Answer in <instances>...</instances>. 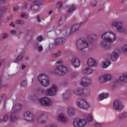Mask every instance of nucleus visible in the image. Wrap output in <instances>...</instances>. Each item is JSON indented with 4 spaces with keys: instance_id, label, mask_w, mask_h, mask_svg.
Returning <instances> with one entry per match:
<instances>
[{
    "instance_id": "f257e3e1",
    "label": "nucleus",
    "mask_w": 127,
    "mask_h": 127,
    "mask_svg": "<svg viewBox=\"0 0 127 127\" xmlns=\"http://www.w3.org/2000/svg\"><path fill=\"white\" fill-rule=\"evenodd\" d=\"M104 41L101 42V44L105 48H111V43L114 42L116 41V35L114 33L110 32H106L103 33L101 36Z\"/></svg>"
},
{
    "instance_id": "f03ea898",
    "label": "nucleus",
    "mask_w": 127,
    "mask_h": 127,
    "mask_svg": "<svg viewBox=\"0 0 127 127\" xmlns=\"http://www.w3.org/2000/svg\"><path fill=\"white\" fill-rule=\"evenodd\" d=\"M88 41L85 39H79L76 41V47L78 50H83L86 49L89 47V43H92L94 41V39L92 37V35H89L88 37Z\"/></svg>"
},
{
    "instance_id": "7ed1b4c3",
    "label": "nucleus",
    "mask_w": 127,
    "mask_h": 127,
    "mask_svg": "<svg viewBox=\"0 0 127 127\" xmlns=\"http://www.w3.org/2000/svg\"><path fill=\"white\" fill-rule=\"evenodd\" d=\"M22 106L19 103H16L14 106L12 107L13 113L11 114L9 118L11 123H16L18 121V118L16 116V113H19L21 111Z\"/></svg>"
},
{
    "instance_id": "20e7f679",
    "label": "nucleus",
    "mask_w": 127,
    "mask_h": 127,
    "mask_svg": "<svg viewBox=\"0 0 127 127\" xmlns=\"http://www.w3.org/2000/svg\"><path fill=\"white\" fill-rule=\"evenodd\" d=\"M38 79L40 83L43 87L45 88H47L49 87V83H50V80H49V78H48V76L45 74V73H40L39 74L38 76Z\"/></svg>"
},
{
    "instance_id": "39448f33",
    "label": "nucleus",
    "mask_w": 127,
    "mask_h": 127,
    "mask_svg": "<svg viewBox=\"0 0 127 127\" xmlns=\"http://www.w3.org/2000/svg\"><path fill=\"white\" fill-rule=\"evenodd\" d=\"M76 105L82 110H88L90 108V105L84 98H78L76 100Z\"/></svg>"
},
{
    "instance_id": "423d86ee",
    "label": "nucleus",
    "mask_w": 127,
    "mask_h": 127,
    "mask_svg": "<svg viewBox=\"0 0 127 127\" xmlns=\"http://www.w3.org/2000/svg\"><path fill=\"white\" fill-rule=\"evenodd\" d=\"M54 72L58 75L63 76V75H65L68 72V68L65 65H60L55 68Z\"/></svg>"
},
{
    "instance_id": "0eeeda50",
    "label": "nucleus",
    "mask_w": 127,
    "mask_h": 127,
    "mask_svg": "<svg viewBox=\"0 0 127 127\" xmlns=\"http://www.w3.org/2000/svg\"><path fill=\"white\" fill-rule=\"evenodd\" d=\"M112 25L116 27L119 32H123L124 34H127V31L124 28V25L122 22H113Z\"/></svg>"
},
{
    "instance_id": "6e6552de",
    "label": "nucleus",
    "mask_w": 127,
    "mask_h": 127,
    "mask_svg": "<svg viewBox=\"0 0 127 127\" xmlns=\"http://www.w3.org/2000/svg\"><path fill=\"white\" fill-rule=\"evenodd\" d=\"M73 125L75 127H84L87 125V121L84 119H75L73 120Z\"/></svg>"
},
{
    "instance_id": "1a4fd4ad",
    "label": "nucleus",
    "mask_w": 127,
    "mask_h": 127,
    "mask_svg": "<svg viewBox=\"0 0 127 127\" xmlns=\"http://www.w3.org/2000/svg\"><path fill=\"white\" fill-rule=\"evenodd\" d=\"M111 80H112V75L110 74H103L98 78V81L102 84L107 83V82H109Z\"/></svg>"
},
{
    "instance_id": "9d476101",
    "label": "nucleus",
    "mask_w": 127,
    "mask_h": 127,
    "mask_svg": "<svg viewBox=\"0 0 127 127\" xmlns=\"http://www.w3.org/2000/svg\"><path fill=\"white\" fill-rule=\"evenodd\" d=\"M39 103L42 106L46 107H50L52 105V101L48 97H44L39 99Z\"/></svg>"
},
{
    "instance_id": "9b49d317",
    "label": "nucleus",
    "mask_w": 127,
    "mask_h": 127,
    "mask_svg": "<svg viewBox=\"0 0 127 127\" xmlns=\"http://www.w3.org/2000/svg\"><path fill=\"white\" fill-rule=\"evenodd\" d=\"M24 119L26 122H35V117L34 115L29 112H27L24 114Z\"/></svg>"
},
{
    "instance_id": "f8f14e48",
    "label": "nucleus",
    "mask_w": 127,
    "mask_h": 127,
    "mask_svg": "<svg viewBox=\"0 0 127 127\" xmlns=\"http://www.w3.org/2000/svg\"><path fill=\"white\" fill-rule=\"evenodd\" d=\"M45 93L47 96H55L57 93V86L55 84L53 85L51 88L46 91Z\"/></svg>"
},
{
    "instance_id": "ddd939ff",
    "label": "nucleus",
    "mask_w": 127,
    "mask_h": 127,
    "mask_svg": "<svg viewBox=\"0 0 127 127\" xmlns=\"http://www.w3.org/2000/svg\"><path fill=\"white\" fill-rule=\"evenodd\" d=\"M113 108L117 112H122V110L124 109V107L122 104V102L119 100H115L113 104Z\"/></svg>"
},
{
    "instance_id": "4468645a",
    "label": "nucleus",
    "mask_w": 127,
    "mask_h": 127,
    "mask_svg": "<svg viewBox=\"0 0 127 127\" xmlns=\"http://www.w3.org/2000/svg\"><path fill=\"white\" fill-rule=\"evenodd\" d=\"M71 63L74 68H79L81 65L80 60L75 57L71 60Z\"/></svg>"
},
{
    "instance_id": "2eb2a0df",
    "label": "nucleus",
    "mask_w": 127,
    "mask_h": 127,
    "mask_svg": "<svg viewBox=\"0 0 127 127\" xmlns=\"http://www.w3.org/2000/svg\"><path fill=\"white\" fill-rule=\"evenodd\" d=\"M119 57H120V51L116 50L112 54L111 59L114 62H117L118 59H119Z\"/></svg>"
},
{
    "instance_id": "dca6fc26",
    "label": "nucleus",
    "mask_w": 127,
    "mask_h": 127,
    "mask_svg": "<svg viewBox=\"0 0 127 127\" xmlns=\"http://www.w3.org/2000/svg\"><path fill=\"white\" fill-rule=\"evenodd\" d=\"M34 4L35 5L31 6V8L33 11H36L39 9V5H42V4L39 0L35 1Z\"/></svg>"
},
{
    "instance_id": "f3484780",
    "label": "nucleus",
    "mask_w": 127,
    "mask_h": 127,
    "mask_svg": "<svg viewBox=\"0 0 127 127\" xmlns=\"http://www.w3.org/2000/svg\"><path fill=\"white\" fill-rule=\"evenodd\" d=\"M90 84H91V79H90L82 78L80 81V85L82 87H86Z\"/></svg>"
},
{
    "instance_id": "a211bd4d",
    "label": "nucleus",
    "mask_w": 127,
    "mask_h": 127,
    "mask_svg": "<svg viewBox=\"0 0 127 127\" xmlns=\"http://www.w3.org/2000/svg\"><path fill=\"white\" fill-rule=\"evenodd\" d=\"M67 115L69 117H73L76 115V111L75 108H73L72 106H69L67 108Z\"/></svg>"
},
{
    "instance_id": "6ab92c4d",
    "label": "nucleus",
    "mask_w": 127,
    "mask_h": 127,
    "mask_svg": "<svg viewBox=\"0 0 127 127\" xmlns=\"http://www.w3.org/2000/svg\"><path fill=\"white\" fill-rule=\"evenodd\" d=\"M92 73H93V69L89 67H87L82 70V74L84 76H88V75H90Z\"/></svg>"
},
{
    "instance_id": "aec40b11",
    "label": "nucleus",
    "mask_w": 127,
    "mask_h": 127,
    "mask_svg": "<svg viewBox=\"0 0 127 127\" xmlns=\"http://www.w3.org/2000/svg\"><path fill=\"white\" fill-rule=\"evenodd\" d=\"M58 121L64 124V123H67V122H68V119L64 116V114H61L58 117Z\"/></svg>"
},
{
    "instance_id": "412c9836",
    "label": "nucleus",
    "mask_w": 127,
    "mask_h": 127,
    "mask_svg": "<svg viewBox=\"0 0 127 127\" xmlns=\"http://www.w3.org/2000/svg\"><path fill=\"white\" fill-rule=\"evenodd\" d=\"M80 26H81V24L77 23L72 25L70 28L69 32L70 34H72L73 32H75V31H76V30H78L79 28H80Z\"/></svg>"
},
{
    "instance_id": "4be33fe9",
    "label": "nucleus",
    "mask_w": 127,
    "mask_h": 127,
    "mask_svg": "<svg viewBox=\"0 0 127 127\" xmlns=\"http://www.w3.org/2000/svg\"><path fill=\"white\" fill-rule=\"evenodd\" d=\"M87 65L90 67H95L97 66V62L93 58L89 59L87 62Z\"/></svg>"
},
{
    "instance_id": "5701e85b",
    "label": "nucleus",
    "mask_w": 127,
    "mask_h": 127,
    "mask_svg": "<svg viewBox=\"0 0 127 127\" xmlns=\"http://www.w3.org/2000/svg\"><path fill=\"white\" fill-rule=\"evenodd\" d=\"M84 89L83 88H76L73 90V93L76 96H82L84 95Z\"/></svg>"
},
{
    "instance_id": "b1692460",
    "label": "nucleus",
    "mask_w": 127,
    "mask_h": 127,
    "mask_svg": "<svg viewBox=\"0 0 127 127\" xmlns=\"http://www.w3.org/2000/svg\"><path fill=\"white\" fill-rule=\"evenodd\" d=\"M44 118V113H42L41 115H40L39 116L37 120V123H39V124H45V123H46V121L43 120Z\"/></svg>"
},
{
    "instance_id": "393cba45",
    "label": "nucleus",
    "mask_w": 127,
    "mask_h": 127,
    "mask_svg": "<svg viewBox=\"0 0 127 127\" xmlns=\"http://www.w3.org/2000/svg\"><path fill=\"white\" fill-rule=\"evenodd\" d=\"M107 98H109V94L108 93H101L98 96L99 101H103L104 99H107Z\"/></svg>"
},
{
    "instance_id": "a878e982",
    "label": "nucleus",
    "mask_w": 127,
    "mask_h": 127,
    "mask_svg": "<svg viewBox=\"0 0 127 127\" xmlns=\"http://www.w3.org/2000/svg\"><path fill=\"white\" fill-rule=\"evenodd\" d=\"M65 41V39L62 37L56 39L55 42L57 45H61Z\"/></svg>"
},
{
    "instance_id": "bb28decb",
    "label": "nucleus",
    "mask_w": 127,
    "mask_h": 127,
    "mask_svg": "<svg viewBox=\"0 0 127 127\" xmlns=\"http://www.w3.org/2000/svg\"><path fill=\"white\" fill-rule=\"evenodd\" d=\"M66 7L68 8L67 11L69 13H71V12H73V11H75V10H76V7L73 5L67 6Z\"/></svg>"
},
{
    "instance_id": "cd10ccee",
    "label": "nucleus",
    "mask_w": 127,
    "mask_h": 127,
    "mask_svg": "<svg viewBox=\"0 0 127 127\" xmlns=\"http://www.w3.org/2000/svg\"><path fill=\"white\" fill-rule=\"evenodd\" d=\"M120 80L122 82L127 83V75L125 74L121 75L120 77Z\"/></svg>"
},
{
    "instance_id": "c85d7f7f",
    "label": "nucleus",
    "mask_w": 127,
    "mask_h": 127,
    "mask_svg": "<svg viewBox=\"0 0 127 127\" xmlns=\"http://www.w3.org/2000/svg\"><path fill=\"white\" fill-rule=\"evenodd\" d=\"M111 61H109V60H107L104 63H103V65L102 66V68H103L104 69L106 68H108V66H110V65L111 64Z\"/></svg>"
},
{
    "instance_id": "c756f323",
    "label": "nucleus",
    "mask_w": 127,
    "mask_h": 127,
    "mask_svg": "<svg viewBox=\"0 0 127 127\" xmlns=\"http://www.w3.org/2000/svg\"><path fill=\"white\" fill-rule=\"evenodd\" d=\"M61 56V52L60 51H59L56 53H54L52 55L53 58H58L59 57H60Z\"/></svg>"
},
{
    "instance_id": "7c9ffc66",
    "label": "nucleus",
    "mask_w": 127,
    "mask_h": 127,
    "mask_svg": "<svg viewBox=\"0 0 127 127\" xmlns=\"http://www.w3.org/2000/svg\"><path fill=\"white\" fill-rule=\"evenodd\" d=\"M24 57V56L23 55V54H21L16 59V60L14 61V63H17V62H19V61L21 60V59H23Z\"/></svg>"
},
{
    "instance_id": "2f4dec72",
    "label": "nucleus",
    "mask_w": 127,
    "mask_h": 127,
    "mask_svg": "<svg viewBox=\"0 0 127 127\" xmlns=\"http://www.w3.org/2000/svg\"><path fill=\"white\" fill-rule=\"evenodd\" d=\"M36 93H37V94H42L43 93H44V90H43V89L41 88L38 87L35 91Z\"/></svg>"
},
{
    "instance_id": "473e14b6",
    "label": "nucleus",
    "mask_w": 127,
    "mask_h": 127,
    "mask_svg": "<svg viewBox=\"0 0 127 127\" xmlns=\"http://www.w3.org/2000/svg\"><path fill=\"white\" fill-rule=\"evenodd\" d=\"M86 119L88 122H90V123L93 122V117L92 116V114H88L86 117Z\"/></svg>"
},
{
    "instance_id": "72a5a7b5",
    "label": "nucleus",
    "mask_w": 127,
    "mask_h": 127,
    "mask_svg": "<svg viewBox=\"0 0 127 127\" xmlns=\"http://www.w3.org/2000/svg\"><path fill=\"white\" fill-rule=\"evenodd\" d=\"M5 10H6V8L5 7L0 8V18L2 16V14H3V11H5Z\"/></svg>"
},
{
    "instance_id": "f704fd0d",
    "label": "nucleus",
    "mask_w": 127,
    "mask_h": 127,
    "mask_svg": "<svg viewBox=\"0 0 127 127\" xmlns=\"http://www.w3.org/2000/svg\"><path fill=\"white\" fill-rule=\"evenodd\" d=\"M126 118H127V113H124L119 116L120 120H124V119H126Z\"/></svg>"
},
{
    "instance_id": "c9c22d12",
    "label": "nucleus",
    "mask_w": 127,
    "mask_h": 127,
    "mask_svg": "<svg viewBox=\"0 0 127 127\" xmlns=\"http://www.w3.org/2000/svg\"><path fill=\"white\" fill-rule=\"evenodd\" d=\"M121 51L124 53H127V45H125L121 48Z\"/></svg>"
},
{
    "instance_id": "e433bc0d",
    "label": "nucleus",
    "mask_w": 127,
    "mask_h": 127,
    "mask_svg": "<svg viewBox=\"0 0 127 127\" xmlns=\"http://www.w3.org/2000/svg\"><path fill=\"white\" fill-rule=\"evenodd\" d=\"M16 24H20V25L23 24L24 23V21L23 20L19 19V20H17L15 21Z\"/></svg>"
},
{
    "instance_id": "4c0bfd02",
    "label": "nucleus",
    "mask_w": 127,
    "mask_h": 127,
    "mask_svg": "<svg viewBox=\"0 0 127 127\" xmlns=\"http://www.w3.org/2000/svg\"><path fill=\"white\" fill-rule=\"evenodd\" d=\"M57 7L58 9H60L62 7V2L60 1L57 4Z\"/></svg>"
},
{
    "instance_id": "58836bf2",
    "label": "nucleus",
    "mask_w": 127,
    "mask_h": 127,
    "mask_svg": "<svg viewBox=\"0 0 127 127\" xmlns=\"http://www.w3.org/2000/svg\"><path fill=\"white\" fill-rule=\"evenodd\" d=\"M21 86L22 87H26L27 86V81L26 80H24L22 83H21Z\"/></svg>"
},
{
    "instance_id": "ea45409f",
    "label": "nucleus",
    "mask_w": 127,
    "mask_h": 127,
    "mask_svg": "<svg viewBox=\"0 0 127 127\" xmlns=\"http://www.w3.org/2000/svg\"><path fill=\"white\" fill-rule=\"evenodd\" d=\"M3 122H6L8 121V115L6 114L3 116Z\"/></svg>"
},
{
    "instance_id": "a19ab883",
    "label": "nucleus",
    "mask_w": 127,
    "mask_h": 127,
    "mask_svg": "<svg viewBox=\"0 0 127 127\" xmlns=\"http://www.w3.org/2000/svg\"><path fill=\"white\" fill-rule=\"evenodd\" d=\"M91 4L92 6H96L98 4V2H97L96 0H94L93 2H91Z\"/></svg>"
},
{
    "instance_id": "79ce46f5",
    "label": "nucleus",
    "mask_w": 127,
    "mask_h": 127,
    "mask_svg": "<svg viewBox=\"0 0 127 127\" xmlns=\"http://www.w3.org/2000/svg\"><path fill=\"white\" fill-rule=\"evenodd\" d=\"M37 40L38 41H39V42H41V41H43V37H42V36H39L37 37Z\"/></svg>"
},
{
    "instance_id": "37998d69",
    "label": "nucleus",
    "mask_w": 127,
    "mask_h": 127,
    "mask_svg": "<svg viewBox=\"0 0 127 127\" xmlns=\"http://www.w3.org/2000/svg\"><path fill=\"white\" fill-rule=\"evenodd\" d=\"M21 17L22 18H25L26 19H27V18H28V16L26 15L24 13H22L21 14Z\"/></svg>"
},
{
    "instance_id": "c03bdc74",
    "label": "nucleus",
    "mask_w": 127,
    "mask_h": 127,
    "mask_svg": "<svg viewBox=\"0 0 127 127\" xmlns=\"http://www.w3.org/2000/svg\"><path fill=\"white\" fill-rule=\"evenodd\" d=\"M38 50L39 52H42L43 51V47L42 46H39Z\"/></svg>"
},
{
    "instance_id": "a18cd8bd",
    "label": "nucleus",
    "mask_w": 127,
    "mask_h": 127,
    "mask_svg": "<svg viewBox=\"0 0 127 127\" xmlns=\"http://www.w3.org/2000/svg\"><path fill=\"white\" fill-rule=\"evenodd\" d=\"M86 93L85 94V96H89L90 95V94H91V92L90 91V90H87L86 91Z\"/></svg>"
},
{
    "instance_id": "49530a36",
    "label": "nucleus",
    "mask_w": 127,
    "mask_h": 127,
    "mask_svg": "<svg viewBox=\"0 0 127 127\" xmlns=\"http://www.w3.org/2000/svg\"><path fill=\"white\" fill-rule=\"evenodd\" d=\"M95 127H102V125L99 123H96L95 124Z\"/></svg>"
},
{
    "instance_id": "de8ad7c7",
    "label": "nucleus",
    "mask_w": 127,
    "mask_h": 127,
    "mask_svg": "<svg viewBox=\"0 0 127 127\" xmlns=\"http://www.w3.org/2000/svg\"><path fill=\"white\" fill-rule=\"evenodd\" d=\"M8 35L7 33H5L3 35V38L5 39L8 37Z\"/></svg>"
},
{
    "instance_id": "09e8293b",
    "label": "nucleus",
    "mask_w": 127,
    "mask_h": 127,
    "mask_svg": "<svg viewBox=\"0 0 127 127\" xmlns=\"http://www.w3.org/2000/svg\"><path fill=\"white\" fill-rule=\"evenodd\" d=\"M18 9V6H15L13 8V11H16Z\"/></svg>"
},
{
    "instance_id": "8fccbe9b",
    "label": "nucleus",
    "mask_w": 127,
    "mask_h": 127,
    "mask_svg": "<svg viewBox=\"0 0 127 127\" xmlns=\"http://www.w3.org/2000/svg\"><path fill=\"white\" fill-rule=\"evenodd\" d=\"M37 18L38 19V22H40L41 21V20H40V16H39V15L37 16Z\"/></svg>"
},
{
    "instance_id": "3c124183",
    "label": "nucleus",
    "mask_w": 127,
    "mask_h": 127,
    "mask_svg": "<svg viewBox=\"0 0 127 127\" xmlns=\"http://www.w3.org/2000/svg\"><path fill=\"white\" fill-rule=\"evenodd\" d=\"M1 98H2V99H5V98H6V95H5V94H3L1 95Z\"/></svg>"
},
{
    "instance_id": "603ef678",
    "label": "nucleus",
    "mask_w": 127,
    "mask_h": 127,
    "mask_svg": "<svg viewBox=\"0 0 127 127\" xmlns=\"http://www.w3.org/2000/svg\"><path fill=\"white\" fill-rule=\"evenodd\" d=\"M10 26H12V27H15V26L14 25V23L12 22L11 23H10Z\"/></svg>"
},
{
    "instance_id": "864d4df0",
    "label": "nucleus",
    "mask_w": 127,
    "mask_h": 127,
    "mask_svg": "<svg viewBox=\"0 0 127 127\" xmlns=\"http://www.w3.org/2000/svg\"><path fill=\"white\" fill-rule=\"evenodd\" d=\"M10 33H11V34H15L16 32L14 30H11L10 31Z\"/></svg>"
},
{
    "instance_id": "5fc2aeb1",
    "label": "nucleus",
    "mask_w": 127,
    "mask_h": 127,
    "mask_svg": "<svg viewBox=\"0 0 127 127\" xmlns=\"http://www.w3.org/2000/svg\"><path fill=\"white\" fill-rule=\"evenodd\" d=\"M63 62L62 61H59L57 62V64H62Z\"/></svg>"
},
{
    "instance_id": "6e6d98bb",
    "label": "nucleus",
    "mask_w": 127,
    "mask_h": 127,
    "mask_svg": "<svg viewBox=\"0 0 127 127\" xmlns=\"http://www.w3.org/2000/svg\"><path fill=\"white\" fill-rule=\"evenodd\" d=\"M25 67H26L25 65L23 64L22 65V70H24V69H25Z\"/></svg>"
},
{
    "instance_id": "4d7b16f0",
    "label": "nucleus",
    "mask_w": 127,
    "mask_h": 127,
    "mask_svg": "<svg viewBox=\"0 0 127 127\" xmlns=\"http://www.w3.org/2000/svg\"><path fill=\"white\" fill-rule=\"evenodd\" d=\"M0 87H2V83H1V79L0 78Z\"/></svg>"
},
{
    "instance_id": "13d9d810",
    "label": "nucleus",
    "mask_w": 127,
    "mask_h": 127,
    "mask_svg": "<svg viewBox=\"0 0 127 127\" xmlns=\"http://www.w3.org/2000/svg\"><path fill=\"white\" fill-rule=\"evenodd\" d=\"M52 14V11L51 10V11H50L49 12V15H51Z\"/></svg>"
},
{
    "instance_id": "bf43d9fd",
    "label": "nucleus",
    "mask_w": 127,
    "mask_h": 127,
    "mask_svg": "<svg viewBox=\"0 0 127 127\" xmlns=\"http://www.w3.org/2000/svg\"><path fill=\"white\" fill-rule=\"evenodd\" d=\"M62 21V18L60 20L59 24H60V22H61Z\"/></svg>"
},
{
    "instance_id": "052dcab7",
    "label": "nucleus",
    "mask_w": 127,
    "mask_h": 127,
    "mask_svg": "<svg viewBox=\"0 0 127 127\" xmlns=\"http://www.w3.org/2000/svg\"><path fill=\"white\" fill-rule=\"evenodd\" d=\"M27 4H25L24 7H27Z\"/></svg>"
},
{
    "instance_id": "680f3d73",
    "label": "nucleus",
    "mask_w": 127,
    "mask_h": 127,
    "mask_svg": "<svg viewBox=\"0 0 127 127\" xmlns=\"http://www.w3.org/2000/svg\"><path fill=\"white\" fill-rule=\"evenodd\" d=\"M68 100V98H64V101H67Z\"/></svg>"
},
{
    "instance_id": "e2e57ef3",
    "label": "nucleus",
    "mask_w": 127,
    "mask_h": 127,
    "mask_svg": "<svg viewBox=\"0 0 127 127\" xmlns=\"http://www.w3.org/2000/svg\"><path fill=\"white\" fill-rule=\"evenodd\" d=\"M0 123H2V119H0Z\"/></svg>"
},
{
    "instance_id": "0e129e2a",
    "label": "nucleus",
    "mask_w": 127,
    "mask_h": 127,
    "mask_svg": "<svg viewBox=\"0 0 127 127\" xmlns=\"http://www.w3.org/2000/svg\"><path fill=\"white\" fill-rule=\"evenodd\" d=\"M1 66V63L0 62V67Z\"/></svg>"
},
{
    "instance_id": "69168bd1",
    "label": "nucleus",
    "mask_w": 127,
    "mask_h": 127,
    "mask_svg": "<svg viewBox=\"0 0 127 127\" xmlns=\"http://www.w3.org/2000/svg\"><path fill=\"white\" fill-rule=\"evenodd\" d=\"M119 82V80H116V83H118Z\"/></svg>"
},
{
    "instance_id": "338daca9",
    "label": "nucleus",
    "mask_w": 127,
    "mask_h": 127,
    "mask_svg": "<svg viewBox=\"0 0 127 127\" xmlns=\"http://www.w3.org/2000/svg\"><path fill=\"white\" fill-rule=\"evenodd\" d=\"M82 23H83V22H81V23H80V24H82Z\"/></svg>"
},
{
    "instance_id": "774afa93",
    "label": "nucleus",
    "mask_w": 127,
    "mask_h": 127,
    "mask_svg": "<svg viewBox=\"0 0 127 127\" xmlns=\"http://www.w3.org/2000/svg\"><path fill=\"white\" fill-rule=\"evenodd\" d=\"M93 36H94V37H95L96 36H95V35H93Z\"/></svg>"
}]
</instances>
